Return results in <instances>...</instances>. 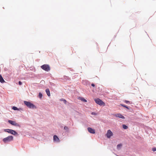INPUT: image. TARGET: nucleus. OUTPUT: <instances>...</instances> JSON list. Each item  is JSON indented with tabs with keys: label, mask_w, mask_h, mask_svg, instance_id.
<instances>
[{
	"label": "nucleus",
	"mask_w": 156,
	"mask_h": 156,
	"mask_svg": "<svg viewBox=\"0 0 156 156\" xmlns=\"http://www.w3.org/2000/svg\"><path fill=\"white\" fill-rule=\"evenodd\" d=\"M91 85L92 87H94L95 86L94 84H93V83H92L91 84Z\"/></svg>",
	"instance_id": "393cba45"
},
{
	"label": "nucleus",
	"mask_w": 156,
	"mask_h": 156,
	"mask_svg": "<svg viewBox=\"0 0 156 156\" xmlns=\"http://www.w3.org/2000/svg\"><path fill=\"white\" fill-rule=\"evenodd\" d=\"M87 129L88 132L90 133L94 134L95 133V130L89 127Z\"/></svg>",
	"instance_id": "1a4fd4ad"
},
{
	"label": "nucleus",
	"mask_w": 156,
	"mask_h": 156,
	"mask_svg": "<svg viewBox=\"0 0 156 156\" xmlns=\"http://www.w3.org/2000/svg\"><path fill=\"white\" fill-rule=\"evenodd\" d=\"M53 140L54 141L58 143L60 142V140L57 136L55 135L53 136Z\"/></svg>",
	"instance_id": "6e6552de"
},
{
	"label": "nucleus",
	"mask_w": 156,
	"mask_h": 156,
	"mask_svg": "<svg viewBox=\"0 0 156 156\" xmlns=\"http://www.w3.org/2000/svg\"><path fill=\"white\" fill-rule=\"evenodd\" d=\"M24 103L28 108H34L35 106L30 102L27 101H24Z\"/></svg>",
	"instance_id": "7ed1b4c3"
},
{
	"label": "nucleus",
	"mask_w": 156,
	"mask_h": 156,
	"mask_svg": "<svg viewBox=\"0 0 156 156\" xmlns=\"http://www.w3.org/2000/svg\"><path fill=\"white\" fill-rule=\"evenodd\" d=\"M45 91L48 96H50V93L49 89H47Z\"/></svg>",
	"instance_id": "f8f14e48"
},
{
	"label": "nucleus",
	"mask_w": 156,
	"mask_h": 156,
	"mask_svg": "<svg viewBox=\"0 0 156 156\" xmlns=\"http://www.w3.org/2000/svg\"><path fill=\"white\" fill-rule=\"evenodd\" d=\"M60 101H63L64 103L65 104H66V100L64 99H63V98H62V99H60Z\"/></svg>",
	"instance_id": "2eb2a0df"
},
{
	"label": "nucleus",
	"mask_w": 156,
	"mask_h": 156,
	"mask_svg": "<svg viewBox=\"0 0 156 156\" xmlns=\"http://www.w3.org/2000/svg\"><path fill=\"white\" fill-rule=\"evenodd\" d=\"M122 146V144H119L117 145V148L118 149H119Z\"/></svg>",
	"instance_id": "4468645a"
},
{
	"label": "nucleus",
	"mask_w": 156,
	"mask_h": 156,
	"mask_svg": "<svg viewBox=\"0 0 156 156\" xmlns=\"http://www.w3.org/2000/svg\"><path fill=\"white\" fill-rule=\"evenodd\" d=\"M95 102L98 104L100 105H103L105 106V103L103 102L102 100H101L100 99L98 98L94 100Z\"/></svg>",
	"instance_id": "39448f33"
},
{
	"label": "nucleus",
	"mask_w": 156,
	"mask_h": 156,
	"mask_svg": "<svg viewBox=\"0 0 156 156\" xmlns=\"http://www.w3.org/2000/svg\"><path fill=\"white\" fill-rule=\"evenodd\" d=\"M106 135L108 138H110L112 136H113V133L109 129L107 131Z\"/></svg>",
	"instance_id": "423d86ee"
},
{
	"label": "nucleus",
	"mask_w": 156,
	"mask_h": 156,
	"mask_svg": "<svg viewBox=\"0 0 156 156\" xmlns=\"http://www.w3.org/2000/svg\"><path fill=\"white\" fill-rule=\"evenodd\" d=\"M22 84V83L20 81L19 82V84L20 85H21Z\"/></svg>",
	"instance_id": "b1692460"
},
{
	"label": "nucleus",
	"mask_w": 156,
	"mask_h": 156,
	"mask_svg": "<svg viewBox=\"0 0 156 156\" xmlns=\"http://www.w3.org/2000/svg\"><path fill=\"white\" fill-rule=\"evenodd\" d=\"M124 102L126 104H129L130 102L129 101L125 100Z\"/></svg>",
	"instance_id": "aec40b11"
},
{
	"label": "nucleus",
	"mask_w": 156,
	"mask_h": 156,
	"mask_svg": "<svg viewBox=\"0 0 156 156\" xmlns=\"http://www.w3.org/2000/svg\"><path fill=\"white\" fill-rule=\"evenodd\" d=\"M121 105L124 107H125L127 109H128L129 110V108L127 107V106H126V105H123V104H121Z\"/></svg>",
	"instance_id": "dca6fc26"
},
{
	"label": "nucleus",
	"mask_w": 156,
	"mask_h": 156,
	"mask_svg": "<svg viewBox=\"0 0 156 156\" xmlns=\"http://www.w3.org/2000/svg\"><path fill=\"white\" fill-rule=\"evenodd\" d=\"M42 96V95L41 93H39V96L40 98H41Z\"/></svg>",
	"instance_id": "6ab92c4d"
},
{
	"label": "nucleus",
	"mask_w": 156,
	"mask_h": 156,
	"mask_svg": "<svg viewBox=\"0 0 156 156\" xmlns=\"http://www.w3.org/2000/svg\"><path fill=\"white\" fill-rule=\"evenodd\" d=\"M79 99L81 101L84 102H86L87 101L84 98H82V97H80L79 98Z\"/></svg>",
	"instance_id": "ddd939ff"
},
{
	"label": "nucleus",
	"mask_w": 156,
	"mask_h": 156,
	"mask_svg": "<svg viewBox=\"0 0 156 156\" xmlns=\"http://www.w3.org/2000/svg\"><path fill=\"white\" fill-rule=\"evenodd\" d=\"M92 115H97L96 113L95 112H92L91 114Z\"/></svg>",
	"instance_id": "4be33fe9"
},
{
	"label": "nucleus",
	"mask_w": 156,
	"mask_h": 156,
	"mask_svg": "<svg viewBox=\"0 0 156 156\" xmlns=\"http://www.w3.org/2000/svg\"><path fill=\"white\" fill-rule=\"evenodd\" d=\"M42 69L48 72L50 70V68L49 66L47 64H44L41 66Z\"/></svg>",
	"instance_id": "f03ea898"
},
{
	"label": "nucleus",
	"mask_w": 156,
	"mask_h": 156,
	"mask_svg": "<svg viewBox=\"0 0 156 156\" xmlns=\"http://www.w3.org/2000/svg\"><path fill=\"white\" fill-rule=\"evenodd\" d=\"M122 127H123V128L125 129H126L128 128V127L126 126V125H125L124 124H123L122 125Z\"/></svg>",
	"instance_id": "f3484780"
},
{
	"label": "nucleus",
	"mask_w": 156,
	"mask_h": 156,
	"mask_svg": "<svg viewBox=\"0 0 156 156\" xmlns=\"http://www.w3.org/2000/svg\"><path fill=\"white\" fill-rule=\"evenodd\" d=\"M13 137L11 136H9L8 137L4 138L3 141L5 143H8L10 141L12 140Z\"/></svg>",
	"instance_id": "f257e3e1"
},
{
	"label": "nucleus",
	"mask_w": 156,
	"mask_h": 156,
	"mask_svg": "<svg viewBox=\"0 0 156 156\" xmlns=\"http://www.w3.org/2000/svg\"><path fill=\"white\" fill-rule=\"evenodd\" d=\"M64 129L65 130H68V128L67 127L65 126L64 127Z\"/></svg>",
	"instance_id": "412c9836"
},
{
	"label": "nucleus",
	"mask_w": 156,
	"mask_h": 156,
	"mask_svg": "<svg viewBox=\"0 0 156 156\" xmlns=\"http://www.w3.org/2000/svg\"><path fill=\"white\" fill-rule=\"evenodd\" d=\"M4 131L5 132L11 133L13 135H18V133L16 131L12 129H5Z\"/></svg>",
	"instance_id": "20e7f679"
},
{
	"label": "nucleus",
	"mask_w": 156,
	"mask_h": 156,
	"mask_svg": "<svg viewBox=\"0 0 156 156\" xmlns=\"http://www.w3.org/2000/svg\"><path fill=\"white\" fill-rule=\"evenodd\" d=\"M12 109L14 110H18V109L16 107L13 106Z\"/></svg>",
	"instance_id": "a211bd4d"
},
{
	"label": "nucleus",
	"mask_w": 156,
	"mask_h": 156,
	"mask_svg": "<svg viewBox=\"0 0 156 156\" xmlns=\"http://www.w3.org/2000/svg\"><path fill=\"white\" fill-rule=\"evenodd\" d=\"M152 151H156V148H152Z\"/></svg>",
	"instance_id": "5701e85b"
},
{
	"label": "nucleus",
	"mask_w": 156,
	"mask_h": 156,
	"mask_svg": "<svg viewBox=\"0 0 156 156\" xmlns=\"http://www.w3.org/2000/svg\"><path fill=\"white\" fill-rule=\"evenodd\" d=\"M0 82L2 83L5 82V80L1 75H0Z\"/></svg>",
	"instance_id": "9b49d317"
},
{
	"label": "nucleus",
	"mask_w": 156,
	"mask_h": 156,
	"mask_svg": "<svg viewBox=\"0 0 156 156\" xmlns=\"http://www.w3.org/2000/svg\"><path fill=\"white\" fill-rule=\"evenodd\" d=\"M8 122L12 125L18 126H19V125L16 123L15 121H13L11 120H8Z\"/></svg>",
	"instance_id": "0eeeda50"
},
{
	"label": "nucleus",
	"mask_w": 156,
	"mask_h": 156,
	"mask_svg": "<svg viewBox=\"0 0 156 156\" xmlns=\"http://www.w3.org/2000/svg\"><path fill=\"white\" fill-rule=\"evenodd\" d=\"M115 116L117 117L121 118L123 119H125L124 116L120 114H117L115 115Z\"/></svg>",
	"instance_id": "9d476101"
}]
</instances>
